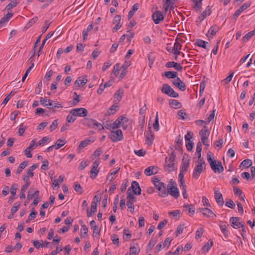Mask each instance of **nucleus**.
<instances>
[{
	"mask_svg": "<svg viewBox=\"0 0 255 255\" xmlns=\"http://www.w3.org/2000/svg\"><path fill=\"white\" fill-rule=\"evenodd\" d=\"M207 160L212 168L215 173H221L224 171V167L221 161H218L217 163L216 160H214L213 156L209 154L207 155Z\"/></svg>",
	"mask_w": 255,
	"mask_h": 255,
	"instance_id": "f257e3e1",
	"label": "nucleus"
},
{
	"mask_svg": "<svg viewBox=\"0 0 255 255\" xmlns=\"http://www.w3.org/2000/svg\"><path fill=\"white\" fill-rule=\"evenodd\" d=\"M176 155L175 154L174 151L168 154L165 158V163L164 165L165 168L168 171H172L175 169L174 161L175 159Z\"/></svg>",
	"mask_w": 255,
	"mask_h": 255,
	"instance_id": "f03ea898",
	"label": "nucleus"
},
{
	"mask_svg": "<svg viewBox=\"0 0 255 255\" xmlns=\"http://www.w3.org/2000/svg\"><path fill=\"white\" fill-rule=\"evenodd\" d=\"M166 193H168V195L170 194L176 199L179 196L176 183L173 179H170L167 185V191H166Z\"/></svg>",
	"mask_w": 255,
	"mask_h": 255,
	"instance_id": "7ed1b4c3",
	"label": "nucleus"
},
{
	"mask_svg": "<svg viewBox=\"0 0 255 255\" xmlns=\"http://www.w3.org/2000/svg\"><path fill=\"white\" fill-rule=\"evenodd\" d=\"M162 93L167 95L168 96L173 98H177L179 96L178 94L168 84H164L161 90Z\"/></svg>",
	"mask_w": 255,
	"mask_h": 255,
	"instance_id": "20e7f679",
	"label": "nucleus"
},
{
	"mask_svg": "<svg viewBox=\"0 0 255 255\" xmlns=\"http://www.w3.org/2000/svg\"><path fill=\"white\" fill-rule=\"evenodd\" d=\"M70 114H72L74 117H85L88 114L87 110L83 108L74 109L70 111Z\"/></svg>",
	"mask_w": 255,
	"mask_h": 255,
	"instance_id": "39448f33",
	"label": "nucleus"
},
{
	"mask_svg": "<svg viewBox=\"0 0 255 255\" xmlns=\"http://www.w3.org/2000/svg\"><path fill=\"white\" fill-rule=\"evenodd\" d=\"M109 137L113 142L122 140L123 139L122 130L118 129L116 131H112V134L109 135Z\"/></svg>",
	"mask_w": 255,
	"mask_h": 255,
	"instance_id": "423d86ee",
	"label": "nucleus"
},
{
	"mask_svg": "<svg viewBox=\"0 0 255 255\" xmlns=\"http://www.w3.org/2000/svg\"><path fill=\"white\" fill-rule=\"evenodd\" d=\"M241 218L237 217H232L230 219V223L231 226L236 229L243 226L244 222H240Z\"/></svg>",
	"mask_w": 255,
	"mask_h": 255,
	"instance_id": "0eeeda50",
	"label": "nucleus"
},
{
	"mask_svg": "<svg viewBox=\"0 0 255 255\" xmlns=\"http://www.w3.org/2000/svg\"><path fill=\"white\" fill-rule=\"evenodd\" d=\"M206 167L203 166L201 164H197L194 169L193 173L192 174L193 178L197 179L199 178L200 174L205 170Z\"/></svg>",
	"mask_w": 255,
	"mask_h": 255,
	"instance_id": "6e6552de",
	"label": "nucleus"
},
{
	"mask_svg": "<svg viewBox=\"0 0 255 255\" xmlns=\"http://www.w3.org/2000/svg\"><path fill=\"white\" fill-rule=\"evenodd\" d=\"M229 226V225L227 222L223 221L220 222V228L226 239L228 238L229 235L230 234V232L227 229Z\"/></svg>",
	"mask_w": 255,
	"mask_h": 255,
	"instance_id": "1a4fd4ad",
	"label": "nucleus"
},
{
	"mask_svg": "<svg viewBox=\"0 0 255 255\" xmlns=\"http://www.w3.org/2000/svg\"><path fill=\"white\" fill-rule=\"evenodd\" d=\"M152 17L155 24L159 23L164 19V16L161 11H157L154 12L152 15Z\"/></svg>",
	"mask_w": 255,
	"mask_h": 255,
	"instance_id": "9d476101",
	"label": "nucleus"
},
{
	"mask_svg": "<svg viewBox=\"0 0 255 255\" xmlns=\"http://www.w3.org/2000/svg\"><path fill=\"white\" fill-rule=\"evenodd\" d=\"M128 189H130V191L133 192L135 195H140L141 194V188L138 183L135 181L132 182L131 186Z\"/></svg>",
	"mask_w": 255,
	"mask_h": 255,
	"instance_id": "9b49d317",
	"label": "nucleus"
},
{
	"mask_svg": "<svg viewBox=\"0 0 255 255\" xmlns=\"http://www.w3.org/2000/svg\"><path fill=\"white\" fill-rule=\"evenodd\" d=\"M214 191L215 194V199L217 204L219 206H223L224 202L222 194L218 190H216L215 189L214 190Z\"/></svg>",
	"mask_w": 255,
	"mask_h": 255,
	"instance_id": "f8f14e48",
	"label": "nucleus"
},
{
	"mask_svg": "<svg viewBox=\"0 0 255 255\" xmlns=\"http://www.w3.org/2000/svg\"><path fill=\"white\" fill-rule=\"evenodd\" d=\"M173 84L182 91L186 90L185 84L179 77H177L176 79L173 81Z\"/></svg>",
	"mask_w": 255,
	"mask_h": 255,
	"instance_id": "ddd939ff",
	"label": "nucleus"
},
{
	"mask_svg": "<svg viewBox=\"0 0 255 255\" xmlns=\"http://www.w3.org/2000/svg\"><path fill=\"white\" fill-rule=\"evenodd\" d=\"M190 160L186 158L184 156L183 157L182 164L180 167V171L181 172H186L189 166Z\"/></svg>",
	"mask_w": 255,
	"mask_h": 255,
	"instance_id": "4468645a",
	"label": "nucleus"
},
{
	"mask_svg": "<svg viewBox=\"0 0 255 255\" xmlns=\"http://www.w3.org/2000/svg\"><path fill=\"white\" fill-rule=\"evenodd\" d=\"M220 30V27L216 25L212 26L208 30V33L206 34L207 36L209 38H212L216 35L217 32Z\"/></svg>",
	"mask_w": 255,
	"mask_h": 255,
	"instance_id": "2eb2a0df",
	"label": "nucleus"
},
{
	"mask_svg": "<svg viewBox=\"0 0 255 255\" xmlns=\"http://www.w3.org/2000/svg\"><path fill=\"white\" fill-rule=\"evenodd\" d=\"M251 5V2H247L241 5L235 12L234 16L238 17L240 14Z\"/></svg>",
	"mask_w": 255,
	"mask_h": 255,
	"instance_id": "dca6fc26",
	"label": "nucleus"
},
{
	"mask_svg": "<svg viewBox=\"0 0 255 255\" xmlns=\"http://www.w3.org/2000/svg\"><path fill=\"white\" fill-rule=\"evenodd\" d=\"M199 212L202 213L204 216L208 218H211L212 216L216 217V215L209 209L207 208H199Z\"/></svg>",
	"mask_w": 255,
	"mask_h": 255,
	"instance_id": "f3484780",
	"label": "nucleus"
},
{
	"mask_svg": "<svg viewBox=\"0 0 255 255\" xmlns=\"http://www.w3.org/2000/svg\"><path fill=\"white\" fill-rule=\"evenodd\" d=\"M158 172L157 167L154 166H150L144 170V174L147 176L154 175Z\"/></svg>",
	"mask_w": 255,
	"mask_h": 255,
	"instance_id": "a211bd4d",
	"label": "nucleus"
},
{
	"mask_svg": "<svg viewBox=\"0 0 255 255\" xmlns=\"http://www.w3.org/2000/svg\"><path fill=\"white\" fill-rule=\"evenodd\" d=\"M209 134L210 131L206 126H204L203 128L199 131V134L201 139L204 140L208 139Z\"/></svg>",
	"mask_w": 255,
	"mask_h": 255,
	"instance_id": "6ab92c4d",
	"label": "nucleus"
},
{
	"mask_svg": "<svg viewBox=\"0 0 255 255\" xmlns=\"http://www.w3.org/2000/svg\"><path fill=\"white\" fill-rule=\"evenodd\" d=\"M185 211L190 216L194 215L195 212V209L193 204L184 205L183 206Z\"/></svg>",
	"mask_w": 255,
	"mask_h": 255,
	"instance_id": "aec40b11",
	"label": "nucleus"
},
{
	"mask_svg": "<svg viewBox=\"0 0 255 255\" xmlns=\"http://www.w3.org/2000/svg\"><path fill=\"white\" fill-rule=\"evenodd\" d=\"M165 66L167 68L174 67L177 71H180L182 69V67L179 63L174 61L168 62L165 64Z\"/></svg>",
	"mask_w": 255,
	"mask_h": 255,
	"instance_id": "412c9836",
	"label": "nucleus"
},
{
	"mask_svg": "<svg viewBox=\"0 0 255 255\" xmlns=\"http://www.w3.org/2000/svg\"><path fill=\"white\" fill-rule=\"evenodd\" d=\"M193 5L192 6L194 10L197 12H199L202 8V0H192Z\"/></svg>",
	"mask_w": 255,
	"mask_h": 255,
	"instance_id": "4be33fe9",
	"label": "nucleus"
},
{
	"mask_svg": "<svg viewBox=\"0 0 255 255\" xmlns=\"http://www.w3.org/2000/svg\"><path fill=\"white\" fill-rule=\"evenodd\" d=\"M47 105L48 106L47 107L50 109H51L53 112L55 111L56 108L62 107L60 104H59L58 103H55L54 101L51 100L50 99H48V103Z\"/></svg>",
	"mask_w": 255,
	"mask_h": 255,
	"instance_id": "5701e85b",
	"label": "nucleus"
},
{
	"mask_svg": "<svg viewBox=\"0 0 255 255\" xmlns=\"http://www.w3.org/2000/svg\"><path fill=\"white\" fill-rule=\"evenodd\" d=\"M211 13V9L209 6H208L206 9L203 11L201 15L199 16L200 22L202 21L205 18Z\"/></svg>",
	"mask_w": 255,
	"mask_h": 255,
	"instance_id": "b1692460",
	"label": "nucleus"
},
{
	"mask_svg": "<svg viewBox=\"0 0 255 255\" xmlns=\"http://www.w3.org/2000/svg\"><path fill=\"white\" fill-rule=\"evenodd\" d=\"M13 13L12 12H8L0 20V28L2 27V24L8 22L10 17L12 16Z\"/></svg>",
	"mask_w": 255,
	"mask_h": 255,
	"instance_id": "393cba45",
	"label": "nucleus"
},
{
	"mask_svg": "<svg viewBox=\"0 0 255 255\" xmlns=\"http://www.w3.org/2000/svg\"><path fill=\"white\" fill-rule=\"evenodd\" d=\"M149 132H150V135H147L145 139V142L146 143L148 146H150L152 144L153 140L154 139V134L151 133V128L150 127H149Z\"/></svg>",
	"mask_w": 255,
	"mask_h": 255,
	"instance_id": "a878e982",
	"label": "nucleus"
},
{
	"mask_svg": "<svg viewBox=\"0 0 255 255\" xmlns=\"http://www.w3.org/2000/svg\"><path fill=\"white\" fill-rule=\"evenodd\" d=\"M195 44L199 47L203 48L208 50H209V47H207V44H208V42L198 39L196 40Z\"/></svg>",
	"mask_w": 255,
	"mask_h": 255,
	"instance_id": "bb28decb",
	"label": "nucleus"
},
{
	"mask_svg": "<svg viewBox=\"0 0 255 255\" xmlns=\"http://www.w3.org/2000/svg\"><path fill=\"white\" fill-rule=\"evenodd\" d=\"M178 73L176 71H166L162 74L163 76H165L168 79H173L177 77Z\"/></svg>",
	"mask_w": 255,
	"mask_h": 255,
	"instance_id": "cd10ccee",
	"label": "nucleus"
},
{
	"mask_svg": "<svg viewBox=\"0 0 255 255\" xmlns=\"http://www.w3.org/2000/svg\"><path fill=\"white\" fill-rule=\"evenodd\" d=\"M94 123L95 120L92 119L85 118L83 120V124L90 128H93Z\"/></svg>",
	"mask_w": 255,
	"mask_h": 255,
	"instance_id": "c85d7f7f",
	"label": "nucleus"
},
{
	"mask_svg": "<svg viewBox=\"0 0 255 255\" xmlns=\"http://www.w3.org/2000/svg\"><path fill=\"white\" fill-rule=\"evenodd\" d=\"M169 105L174 109H179L182 107V105L180 102L173 99L169 101Z\"/></svg>",
	"mask_w": 255,
	"mask_h": 255,
	"instance_id": "c756f323",
	"label": "nucleus"
},
{
	"mask_svg": "<svg viewBox=\"0 0 255 255\" xmlns=\"http://www.w3.org/2000/svg\"><path fill=\"white\" fill-rule=\"evenodd\" d=\"M152 182L158 190H160L162 186L165 185L164 183L160 182L157 178L155 177L153 178Z\"/></svg>",
	"mask_w": 255,
	"mask_h": 255,
	"instance_id": "7c9ffc66",
	"label": "nucleus"
},
{
	"mask_svg": "<svg viewBox=\"0 0 255 255\" xmlns=\"http://www.w3.org/2000/svg\"><path fill=\"white\" fill-rule=\"evenodd\" d=\"M213 245V242L211 240H209L205 245L203 246L202 248V250L204 252H208Z\"/></svg>",
	"mask_w": 255,
	"mask_h": 255,
	"instance_id": "2f4dec72",
	"label": "nucleus"
},
{
	"mask_svg": "<svg viewBox=\"0 0 255 255\" xmlns=\"http://www.w3.org/2000/svg\"><path fill=\"white\" fill-rule=\"evenodd\" d=\"M88 80L87 79H82L81 77H79L77 78L76 81H75V84L77 85L78 87L84 86L86 83L87 82Z\"/></svg>",
	"mask_w": 255,
	"mask_h": 255,
	"instance_id": "473e14b6",
	"label": "nucleus"
},
{
	"mask_svg": "<svg viewBox=\"0 0 255 255\" xmlns=\"http://www.w3.org/2000/svg\"><path fill=\"white\" fill-rule=\"evenodd\" d=\"M120 121H121V124L123 128L124 129H126L128 128V123L129 122V119L127 117H125L123 116L120 117Z\"/></svg>",
	"mask_w": 255,
	"mask_h": 255,
	"instance_id": "72a5a7b5",
	"label": "nucleus"
},
{
	"mask_svg": "<svg viewBox=\"0 0 255 255\" xmlns=\"http://www.w3.org/2000/svg\"><path fill=\"white\" fill-rule=\"evenodd\" d=\"M88 229L87 227L83 224L82 225V228L81 229V237L82 238H85L88 235Z\"/></svg>",
	"mask_w": 255,
	"mask_h": 255,
	"instance_id": "f704fd0d",
	"label": "nucleus"
},
{
	"mask_svg": "<svg viewBox=\"0 0 255 255\" xmlns=\"http://www.w3.org/2000/svg\"><path fill=\"white\" fill-rule=\"evenodd\" d=\"M159 191L158 195L161 197H166L168 196V193H166V186L165 184L162 186Z\"/></svg>",
	"mask_w": 255,
	"mask_h": 255,
	"instance_id": "c9c22d12",
	"label": "nucleus"
},
{
	"mask_svg": "<svg viewBox=\"0 0 255 255\" xmlns=\"http://www.w3.org/2000/svg\"><path fill=\"white\" fill-rule=\"evenodd\" d=\"M28 165V162L24 161L21 163L18 168L17 169L16 173L17 174H19L21 172L23 169L25 168Z\"/></svg>",
	"mask_w": 255,
	"mask_h": 255,
	"instance_id": "e433bc0d",
	"label": "nucleus"
},
{
	"mask_svg": "<svg viewBox=\"0 0 255 255\" xmlns=\"http://www.w3.org/2000/svg\"><path fill=\"white\" fill-rule=\"evenodd\" d=\"M99 172V170L98 168L92 167L90 171V177L93 179H95Z\"/></svg>",
	"mask_w": 255,
	"mask_h": 255,
	"instance_id": "4c0bfd02",
	"label": "nucleus"
},
{
	"mask_svg": "<svg viewBox=\"0 0 255 255\" xmlns=\"http://www.w3.org/2000/svg\"><path fill=\"white\" fill-rule=\"evenodd\" d=\"M29 187V186H26V185H23L21 187V190H20V194H19V198H20V199H25V194H24V192H25V191L26 190H27L28 188Z\"/></svg>",
	"mask_w": 255,
	"mask_h": 255,
	"instance_id": "58836bf2",
	"label": "nucleus"
},
{
	"mask_svg": "<svg viewBox=\"0 0 255 255\" xmlns=\"http://www.w3.org/2000/svg\"><path fill=\"white\" fill-rule=\"evenodd\" d=\"M148 58L149 60V66L150 68H151L154 60L155 59V56L154 53H150L148 55Z\"/></svg>",
	"mask_w": 255,
	"mask_h": 255,
	"instance_id": "ea45409f",
	"label": "nucleus"
},
{
	"mask_svg": "<svg viewBox=\"0 0 255 255\" xmlns=\"http://www.w3.org/2000/svg\"><path fill=\"white\" fill-rule=\"evenodd\" d=\"M74 188L76 192H79L80 194H82L83 192L82 187H81L80 184L77 182L74 183Z\"/></svg>",
	"mask_w": 255,
	"mask_h": 255,
	"instance_id": "a19ab883",
	"label": "nucleus"
},
{
	"mask_svg": "<svg viewBox=\"0 0 255 255\" xmlns=\"http://www.w3.org/2000/svg\"><path fill=\"white\" fill-rule=\"evenodd\" d=\"M65 144V141L64 140L59 139L57 140L55 144V149H58Z\"/></svg>",
	"mask_w": 255,
	"mask_h": 255,
	"instance_id": "79ce46f5",
	"label": "nucleus"
},
{
	"mask_svg": "<svg viewBox=\"0 0 255 255\" xmlns=\"http://www.w3.org/2000/svg\"><path fill=\"white\" fill-rule=\"evenodd\" d=\"M103 152V150L101 148H97L94 153L92 155L93 159H94L96 157H99Z\"/></svg>",
	"mask_w": 255,
	"mask_h": 255,
	"instance_id": "37998d69",
	"label": "nucleus"
},
{
	"mask_svg": "<svg viewBox=\"0 0 255 255\" xmlns=\"http://www.w3.org/2000/svg\"><path fill=\"white\" fill-rule=\"evenodd\" d=\"M127 194H128V196H127L128 201H133V200L135 198V197H134L135 194L133 192L130 191V189H128Z\"/></svg>",
	"mask_w": 255,
	"mask_h": 255,
	"instance_id": "c03bdc74",
	"label": "nucleus"
},
{
	"mask_svg": "<svg viewBox=\"0 0 255 255\" xmlns=\"http://www.w3.org/2000/svg\"><path fill=\"white\" fill-rule=\"evenodd\" d=\"M111 239L114 244L117 245V246H119V238L117 235L114 234L112 235Z\"/></svg>",
	"mask_w": 255,
	"mask_h": 255,
	"instance_id": "a18cd8bd",
	"label": "nucleus"
},
{
	"mask_svg": "<svg viewBox=\"0 0 255 255\" xmlns=\"http://www.w3.org/2000/svg\"><path fill=\"white\" fill-rule=\"evenodd\" d=\"M90 142V140L89 139H85L84 140H82L80 142L79 145V148L82 149L86 147L87 145L89 144V143Z\"/></svg>",
	"mask_w": 255,
	"mask_h": 255,
	"instance_id": "49530a36",
	"label": "nucleus"
},
{
	"mask_svg": "<svg viewBox=\"0 0 255 255\" xmlns=\"http://www.w3.org/2000/svg\"><path fill=\"white\" fill-rule=\"evenodd\" d=\"M76 119V117H74L72 114H70L67 116L66 121L69 123H73Z\"/></svg>",
	"mask_w": 255,
	"mask_h": 255,
	"instance_id": "de8ad7c7",
	"label": "nucleus"
},
{
	"mask_svg": "<svg viewBox=\"0 0 255 255\" xmlns=\"http://www.w3.org/2000/svg\"><path fill=\"white\" fill-rule=\"evenodd\" d=\"M18 3L19 1H18L17 2H14V1H11L6 5V8L7 9L8 11L11 10V9L12 8L15 7Z\"/></svg>",
	"mask_w": 255,
	"mask_h": 255,
	"instance_id": "09e8293b",
	"label": "nucleus"
},
{
	"mask_svg": "<svg viewBox=\"0 0 255 255\" xmlns=\"http://www.w3.org/2000/svg\"><path fill=\"white\" fill-rule=\"evenodd\" d=\"M17 189V184H13L10 188V192L12 196H15Z\"/></svg>",
	"mask_w": 255,
	"mask_h": 255,
	"instance_id": "8fccbe9b",
	"label": "nucleus"
},
{
	"mask_svg": "<svg viewBox=\"0 0 255 255\" xmlns=\"http://www.w3.org/2000/svg\"><path fill=\"white\" fill-rule=\"evenodd\" d=\"M123 95V90L122 89H119L115 94V96L118 99V100L120 101Z\"/></svg>",
	"mask_w": 255,
	"mask_h": 255,
	"instance_id": "3c124183",
	"label": "nucleus"
},
{
	"mask_svg": "<svg viewBox=\"0 0 255 255\" xmlns=\"http://www.w3.org/2000/svg\"><path fill=\"white\" fill-rule=\"evenodd\" d=\"M241 164L245 166V167H249L251 166L252 164V161L250 159H245L242 162Z\"/></svg>",
	"mask_w": 255,
	"mask_h": 255,
	"instance_id": "603ef678",
	"label": "nucleus"
},
{
	"mask_svg": "<svg viewBox=\"0 0 255 255\" xmlns=\"http://www.w3.org/2000/svg\"><path fill=\"white\" fill-rule=\"evenodd\" d=\"M120 70V64L117 63L114 67L113 73H114V74H115V75L116 76H117L119 74Z\"/></svg>",
	"mask_w": 255,
	"mask_h": 255,
	"instance_id": "864d4df0",
	"label": "nucleus"
},
{
	"mask_svg": "<svg viewBox=\"0 0 255 255\" xmlns=\"http://www.w3.org/2000/svg\"><path fill=\"white\" fill-rule=\"evenodd\" d=\"M139 250L137 248L133 247L130 248L129 255H137L139 253Z\"/></svg>",
	"mask_w": 255,
	"mask_h": 255,
	"instance_id": "5fc2aeb1",
	"label": "nucleus"
},
{
	"mask_svg": "<svg viewBox=\"0 0 255 255\" xmlns=\"http://www.w3.org/2000/svg\"><path fill=\"white\" fill-rule=\"evenodd\" d=\"M49 140V138L48 136L43 137L41 140H40L38 142H37L36 144V146H41L44 143L46 142L47 141Z\"/></svg>",
	"mask_w": 255,
	"mask_h": 255,
	"instance_id": "6e6d98bb",
	"label": "nucleus"
},
{
	"mask_svg": "<svg viewBox=\"0 0 255 255\" xmlns=\"http://www.w3.org/2000/svg\"><path fill=\"white\" fill-rule=\"evenodd\" d=\"M37 214V212L35 210L34 208H32V209L31 210V213L29 214L28 216V218H29V219H31V220H33L36 218Z\"/></svg>",
	"mask_w": 255,
	"mask_h": 255,
	"instance_id": "4d7b16f0",
	"label": "nucleus"
},
{
	"mask_svg": "<svg viewBox=\"0 0 255 255\" xmlns=\"http://www.w3.org/2000/svg\"><path fill=\"white\" fill-rule=\"evenodd\" d=\"M26 129V127L24 126L23 125V124H21L19 126V128L18 129V134L20 136H22L23 134Z\"/></svg>",
	"mask_w": 255,
	"mask_h": 255,
	"instance_id": "13d9d810",
	"label": "nucleus"
},
{
	"mask_svg": "<svg viewBox=\"0 0 255 255\" xmlns=\"http://www.w3.org/2000/svg\"><path fill=\"white\" fill-rule=\"evenodd\" d=\"M184 172H181V171H180V172L178 175V178H179V182L180 183V186L181 187V186H183V184H184Z\"/></svg>",
	"mask_w": 255,
	"mask_h": 255,
	"instance_id": "bf43d9fd",
	"label": "nucleus"
},
{
	"mask_svg": "<svg viewBox=\"0 0 255 255\" xmlns=\"http://www.w3.org/2000/svg\"><path fill=\"white\" fill-rule=\"evenodd\" d=\"M254 35L255 34L254 33V32L251 31L248 32L247 34L245 35V36H244L243 37V40L244 41H247Z\"/></svg>",
	"mask_w": 255,
	"mask_h": 255,
	"instance_id": "052dcab7",
	"label": "nucleus"
},
{
	"mask_svg": "<svg viewBox=\"0 0 255 255\" xmlns=\"http://www.w3.org/2000/svg\"><path fill=\"white\" fill-rule=\"evenodd\" d=\"M19 207H20V204H19L18 203H15L14 204V206H13L12 207V208L11 209L10 211H11V214H14V213H15L18 211Z\"/></svg>",
	"mask_w": 255,
	"mask_h": 255,
	"instance_id": "680f3d73",
	"label": "nucleus"
},
{
	"mask_svg": "<svg viewBox=\"0 0 255 255\" xmlns=\"http://www.w3.org/2000/svg\"><path fill=\"white\" fill-rule=\"evenodd\" d=\"M50 24H51V22H49V21H45L44 24V25L43 26V27L42 28L41 31L42 32V33H45L47 31V30L49 28Z\"/></svg>",
	"mask_w": 255,
	"mask_h": 255,
	"instance_id": "e2e57ef3",
	"label": "nucleus"
},
{
	"mask_svg": "<svg viewBox=\"0 0 255 255\" xmlns=\"http://www.w3.org/2000/svg\"><path fill=\"white\" fill-rule=\"evenodd\" d=\"M94 126L93 127V128L95 129L98 128L99 130H102L104 128V126L102 124L98 123L95 120Z\"/></svg>",
	"mask_w": 255,
	"mask_h": 255,
	"instance_id": "0e129e2a",
	"label": "nucleus"
},
{
	"mask_svg": "<svg viewBox=\"0 0 255 255\" xmlns=\"http://www.w3.org/2000/svg\"><path fill=\"white\" fill-rule=\"evenodd\" d=\"M38 20V17L35 16V17L32 18L30 20L28 23L26 25L25 28H28L31 26L37 20Z\"/></svg>",
	"mask_w": 255,
	"mask_h": 255,
	"instance_id": "69168bd1",
	"label": "nucleus"
},
{
	"mask_svg": "<svg viewBox=\"0 0 255 255\" xmlns=\"http://www.w3.org/2000/svg\"><path fill=\"white\" fill-rule=\"evenodd\" d=\"M121 124V121H120V117L117 119L113 124H112V128L116 129L119 127V125Z\"/></svg>",
	"mask_w": 255,
	"mask_h": 255,
	"instance_id": "338daca9",
	"label": "nucleus"
},
{
	"mask_svg": "<svg viewBox=\"0 0 255 255\" xmlns=\"http://www.w3.org/2000/svg\"><path fill=\"white\" fill-rule=\"evenodd\" d=\"M225 205L226 206L231 209H234L236 207V204L231 199H230L228 201L226 202Z\"/></svg>",
	"mask_w": 255,
	"mask_h": 255,
	"instance_id": "774afa93",
	"label": "nucleus"
}]
</instances>
